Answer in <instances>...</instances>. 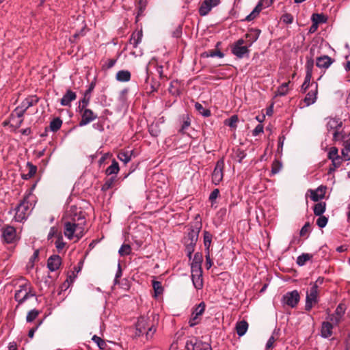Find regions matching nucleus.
Wrapping results in <instances>:
<instances>
[{"instance_id": "obj_1", "label": "nucleus", "mask_w": 350, "mask_h": 350, "mask_svg": "<svg viewBox=\"0 0 350 350\" xmlns=\"http://www.w3.org/2000/svg\"><path fill=\"white\" fill-rule=\"evenodd\" d=\"M64 222V234L69 239H76L79 241L85 233L86 220L80 208L70 206L62 218Z\"/></svg>"}, {"instance_id": "obj_2", "label": "nucleus", "mask_w": 350, "mask_h": 350, "mask_svg": "<svg viewBox=\"0 0 350 350\" xmlns=\"http://www.w3.org/2000/svg\"><path fill=\"white\" fill-rule=\"evenodd\" d=\"M342 126V122L340 118H327L326 128L329 132L333 133V140L338 141L343 137L342 132L340 131Z\"/></svg>"}, {"instance_id": "obj_3", "label": "nucleus", "mask_w": 350, "mask_h": 350, "mask_svg": "<svg viewBox=\"0 0 350 350\" xmlns=\"http://www.w3.org/2000/svg\"><path fill=\"white\" fill-rule=\"evenodd\" d=\"M250 46L245 43L244 39H239L234 42L231 46L232 53L238 58L248 57L250 53Z\"/></svg>"}, {"instance_id": "obj_4", "label": "nucleus", "mask_w": 350, "mask_h": 350, "mask_svg": "<svg viewBox=\"0 0 350 350\" xmlns=\"http://www.w3.org/2000/svg\"><path fill=\"white\" fill-rule=\"evenodd\" d=\"M319 278L310 287V290L306 293V300L305 308L306 310L310 311L312 306L318 302V284L321 283Z\"/></svg>"}, {"instance_id": "obj_5", "label": "nucleus", "mask_w": 350, "mask_h": 350, "mask_svg": "<svg viewBox=\"0 0 350 350\" xmlns=\"http://www.w3.org/2000/svg\"><path fill=\"white\" fill-rule=\"evenodd\" d=\"M14 220L18 222H21L26 219L30 213V204L25 198L21 203L15 208Z\"/></svg>"}, {"instance_id": "obj_6", "label": "nucleus", "mask_w": 350, "mask_h": 350, "mask_svg": "<svg viewBox=\"0 0 350 350\" xmlns=\"http://www.w3.org/2000/svg\"><path fill=\"white\" fill-rule=\"evenodd\" d=\"M34 296V294L31 293V286L28 283L19 286V289L15 293L14 298L18 304L23 303L29 297Z\"/></svg>"}, {"instance_id": "obj_7", "label": "nucleus", "mask_w": 350, "mask_h": 350, "mask_svg": "<svg viewBox=\"0 0 350 350\" xmlns=\"http://www.w3.org/2000/svg\"><path fill=\"white\" fill-rule=\"evenodd\" d=\"M185 348L186 350H212L210 344L199 340L196 338L188 340Z\"/></svg>"}, {"instance_id": "obj_8", "label": "nucleus", "mask_w": 350, "mask_h": 350, "mask_svg": "<svg viewBox=\"0 0 350 350\" xmlns=\"http://www.w3.org/2000/svg\"><path fill=\"white\" fill-rule=\"evenodd\" d=\"M204 310L205 304L204 302L200 303L193 309L191 318L189 321V324L190 327H193L200 323L201 320V316L204 313Z\"/></svg>"}, {"instance_id": "obj_9", "label": "nucleus", "mask_w": 350, "mask_h": 350, "mask_svg": "<svg viewBox=\"0 0 350 350\" xmlns=\"http://www.w3.org/2000/svg\"><path fill=\"white\" fill-rule=\"evenodd\" d=\"M345 310V306L342 304H340L337 306L334 313L329 315L326 319L336 326L343 320Z\"/></svg>"}, {"instance_id": "obj_10", "label": "nucleus", "mask_w": 350, "mask_h": 350, "mask_svg": "<svg viewBox=\"0 0 350 350\" xmlns=\"http://www.w3.org/2000/svg\"><path fill=\"white\" fill-rule=\"evenodd\" d=\"M224 167V162L222 159L219 160L215 165V169L212 174V182L215 185L219 184L223 179V170Z\"/></svg>"}, {"instance_id": "obj_11", "label": "nucleus", "mask_w": 350, "mask_h": 350, "mask_svg": "<svg viewBox=\"0 0 350 350\" xmlns=\"http://www.w3.org/2000/svg\"><path fill=\"white\" fill-rule=\"evenodd\" d=\"M299 298V293L297 291L295 290L284 295L283 296V301L288 306L294 308L298 304Z\"/></svg>"}, {"instance_id": "obj_12", "label": "nucleus", "mask_w": 350, "mask_h": 350, "mask_svg": "<svg viewBox=\"0 0 350 350\" xmlns=\"http://www.w3.org/2000/svg\"><path fill=\"white\" fill-rule=\"evenodd\" d=\"M81 113V120L79 122V126H85L90 122L97 118V115L95 114L91 109H84Z\"/></svg>"}, {"instance_id": "obj_13", "label": "nucleus", "mask_w": 350, "mask_h": 350, "mask_svg": "<svg viewBox=\"0 0 350 350\" xmlns=\"http://www.w3.org/2000/svg\"><path fill=\"white\" fill-rule=\"evenodd\" d=\"M2 236L4 241L8 243L14 242L16 239L15 228L10 226L5 227L3 230Z\"/></svg>"}, {"instance_id": "obj_14", "label": "nucleus", "mask_w": 350, "mask_h": 350, "mask_svg": "<svg viewBox=\"0 0 350 350\" xmlns=\"http://www.w3.org/2000/svg\"><path fill=\"white\" fill-rule=\"evenodd\" d=\"M326 191V187L319 186L317 189H309L308 192L310 193V198L314 202H318L324 198Z\"/></svg>"}, {"instance_id": "obj_15", "label": "nucleus", "mask_w": 350, "mask_h": 350, "mask_svg": "<svg viewBox=\"0 0 350 350\" xmlns=\"http://www.w3.org/2000/svg\"><path fill=\"white\" fill-rule=\"evenodd\" d=\"M148 319L144 317H141L138 319L136 323V332L137 336H140L145 333L148 328Z\"/></svg>"}, {"instance_id": "obj_16", "label": "nucleus", "mask_w": 350, "mask_h": 350, "mask_svg": "<svg viewBox=\"0 0 350 350\" xmlns=\"http://www.w3.org/2000/svg\"><path fill=\"white\" fill-rule=\"evenodd\" d=\"M200 227L191 228L187 236L185 238V243L196 245L198 239Z\"/></svg>"}, {"instance_id": "obj_17", "label": "nucleus", "mask_w": 350, "mask_h": 350, "mask_svg": "<svg viewBox=\"0 0 350 350\" xmlns=\"http://www.w3.org/2000/svg\"><path fill=\"white\" fill-rule=\"evenodd\" d=\"M62 264V258L58 255L51 256L47 261V267L51 271L57 270Z\"/></svg>"}, {"instance_id": "obj_18", "label": "nucleus", "mask_w": 350, "mask_h": 350, "mask_svg": "<svg viewBox=\"0 0 350 350\" xmlns=\"http://www.w3.org/2000/svg\"><path fill=\"white\" fill-rule=\"evenodd\" d=\"M318 85L314 83V89L311 90L306 96L304 103L307 106H309L315 103L317 100V95L318 92Z\"/></svg>"}, {"instance_id": "obj_19", "label": "nucleus", "mask_w": 350, "mask_h": 350, "mask_svg": "<svg viewBox=\"0 0 350 350\" xmlns=\"http://www.w3.org/2000/svg\"><path fill=\"white\" fill-rule=\"evenodd\" d=\"M335 326L329 321L323 322L321 329V336L323 338H328L332 335V329Z\"/></svg>"}, {"instance_id": "obj_20", "label": "nucleus", "mask_w": 350, "mask_h": 350, "mask_svg": "<svg viewBox=\"0 0 350 350\" xmlns=\"http://www.w3.org/2000/svg\"><path fill=\"white\" fill-rule=\"evenodd\" d=\"M334 60L327 55H323L317 59V66L321 68H327L333 63Z\"/></svg>"}, {"instance_id": "obj_21", "label": "nucleus", "mask_w": 350, "mask_h": 350, "mask_svg": "<svg viewBox=\"0 0 350 350\" xmlns=\"http://www.w3.org/2000/svg\"><path fill=\"white\" fill-rule=\"evenodd\" d=\"M39 101L38 97L36 96H31L26 98L20 105L25 110H27L29 107L36 105Z\"/></svg>"}, {"instance_id": "obj_22", "label": "nucleus", "mask_w": 350, "mask_h": 350, "mask_svg": "<svg viewBox=\"0 0 350 350\" xmlns=\"http://www.w3.org/2000/svg\"><path fill=\"white\" fill-rule=\"evenodd\" d=\"M76 94L74 92L68 90L61 99V105L62 106H68L70 105L71 101L76 99Z\"/></svg>"}, {"instance_id": "obj_23", "label": "nucleus", "mask_w": 350, "mask_h": 350, "mask_svg": "<svg viewBox=\"0 0 350 350\" xmlns=\"http://www.w3.org/2000/svg\"><path fill=\"white\" fill-rule=\"evenodd\" d=\"M191 279L193 284L196 289L200 290L203 288L202 273L191 274Z\"/></svg>"}, {"instance_id": "obj_24", "label": "nucleus", "mask_w": 350, "mask_h": 350, "mask_svg": "<svg viewBox=\"0 0 350 350\" xmlns=\"http://www.w3.org/2000/svg\"><path fill=\"white\" fill-rule=\"evenodd\" d=\"M248 329V323L245 321H241L236 325V331L239 336H243Z\"/></svg>"}, {"instance_id": "obj_25", "label": "nucleus", "mask_w": 350, "mask_h": 350, "mask_svg": "<svg viewBox=\"0 0 350 350\" xmlns=\"http://www.w3.org/2000/svg\"><path fill=\"white\" fill-rule=\"evenodd\" d=\"M27 168L28 170V172L27 174H23L22 175V178L24 180H27L33 177L36 172H37V167L36 166L33 165L31 163L28 162L27 163Z\"/></svg>"}, {"instance_id": "obj_26", "label": "nucleus", "mask_w": 350, "mask_h": 350, "mask_svg": "<svg viewBox=\"0 0 350 350\" xmlns=\"http://www.w3.org/2000/svg\"><path fill=\"white\" fill-rule=\"evenodd\" d=\"M120 171V167L118 163L113 159L112 161V163L111 165H109L105 170V174L107 176L113 175V174H117Z\"/></svg>"}, {"instance_id": "obj_27", "label": "nucleus", "mask_w": 350, "mask_h": 350, "mask_svg": "<svg viewBox=\"0 0 350 350\" xmlns=\"http://www.w3.org/2000/svg\"><path fill=\"white\" fill-rule=\"evenodd\" d=\"M259 36V33L256 31H250L245 35V43L250 47L252 44L256 41Z\"/></svg>"}, {"instance_id": "obj_28", "label": "nucleus", "mask_w": 350, "mask_h": 350, "mask_svg": "<svg viewBox=\"0 0 350 350\" xmlns=\"http://www.w3.org/2000/svg\"><path fill=\"white\" fill-rule=\"evenodd\" d=\"M142 38V32L141 31L133 32L130 39V44L136 48L138 44L141 42Z\"/></svg>"}, {"instance_id": "obj_29", "label": "nucleus", "mask_w": 350, "mask_h": 350, "mask_svg": "<svg viewBox=\"0 0 350 350\" xmlns=\"http://www.w3.org/2000/svg\"><path fill=\"white\" fill-rule=\"evenodd\" d=\"M116 79L122 82H127L131 79V72L128 70H120L116 74Z\"/></svg>"}, {"instance_id": "obj_30", "label": "nucleus", "mask_w": 350, "mask_h": 350, "mask_svg": "<svg viewBox=\"0 0 350 350\" xmlns=\"http://www.w3.org/2000/svg\"><path fill=\"white\" fill-rule=\"evenodd\" d=\"M131 151H121L118 154V158L125 164L129 163L131 159Z\"/></svg>"}, {"instance_id": "obj_31", "label": "nucleus", "mask_w": 350, "mask_h": 350, "mask_svg": "<svg viewBox=\"0 0 350 350\" xmlns=\"http://www.w3.org/2000/svg\"><path fill=\"white\" fill-rule=\"evenodd\" d=\"M326 204L325 202L317 203L314 206V213L317 216H321L325 211Z\"/></svg>"}, {"instance_id": "obj_32", "label": "nucleus", "mask_w": 350, "mask_h": 350, "mask_svg": "<svg viewBox=\"0 0 350 350\" xmlns=\"http://www.w3.org/2000/svg\"><path fill=\"white\" fill-rule=\"evenodd\" d=\"M261 10L262 3L259 2L258 5L255 7V8L253 10V11L248 16H247L245 20L247 21H250L254 19L258 15Z\"/></svg>"}, {"instance_id": "obj_33", "label": "nucleus", "mask_w": 350, "mask_h": 350, "mask_svg": "<svg viewBox=\"0 0 350 350\" xmlns=\"http://www.w3.org/2000/svg\"><path fill=\"white\" fill-rule=\"evenodd\" d=\"M213 7L210 5L205 0L201 4L199 8V13L201 16H206Z\"/></svg>"}, {"instance_id": "obj_34", "label": "nucleus", "mask_w": 350, "mask_h": 350, "mask_svg": "<svg viewBox=\"0 0 350 350\" xmlns=\"http://www.w3.org/2000/svg\"><path fill=\"white\" fill-rule=\"evenodd\" d=\"M212 241V234L208 231L204 232V245L205 247L206 252H208L210 250L211 244Z\"/></svg>"}, {"instance_id": "obj_35", "label": "nucleus", "mask_w": 350, "mask_h": 350, "mask_svg": "<svg viewBox=\"0 0 350 350\" xmlns=\"http://www.w3.org/2000/svg\"><path fill=\"white\" fill-rule=\"evenodd\" d=\"M342 154L346 161L350 160V139L345 142Z\"/></svg>"}, {"instance_id": "obj_36", "label": "nucleus", "mask_w": 350, "mask_h": 350, "mask_svg": "<svg viewBox=\"0 0 350 350\" xmlns=\"http://www.w3.org/2000/svg\"><path fill=\"white\" fill-rule=\"evenodd\" d=\"M62 124V120L59 118L53 119L50 123V129L52 131H58Z\"/></svg>"}, {"instance_id": "obj_37", "label": "nucleus", "mask_w": 350, "mask_h": 350, "mask_svg": "<svg viewBox=\"0 0 350 350\" xmlns=\"http://www.w3.org/2000/svg\"><path fill=\"white\" fill-rule=\"evenodd\" d=\"M195 109L204 117H208L211 116L210 110L204 108L203 106L199 103H196L195 104Z\"/></svg>"}, {"instance_id": "obj_38", "label": "nucleus", "mask_w": 350, "mask_h": 350, "mask_svg": "<svg viewBox=\"0 0 350 350\" xmlns=\"http://www.w3.org/2000/svg\"><path fill=\"white\" fill-rule=\"evenodd\" d=\"M25 111L26 110L23 109V108H22L20 105L18 106L12 113V120H14L16 117L19 119H23L22 117L23 116Z\"/></svg>"}, {"instance_id": "obj_39", "label": "nucleus", "mask_w": 350, "mask_h": 350, "mask_svg": "<svg viewBox=\"0 0 350 350\" xmlns=\"http://www.w3.org/2000/svg\"><path fill=\"white\" fill-rule=\"evenodd\" d=\"M239 118L237 115L232 116L230 118L226 119L224 121L225 125H227L231 128L235 129L237 127V123L238 122Z\"/></svg>"}, {"instance_id": "obj_40", "label": "nucleus", "mask_w": 350, "mask_h": 350, "mask_svg": "<svg viewBox=\"0 0 350 350\" xmlns=\"http://www.w3.org/2000/svg\"><path fill=\"white\" fill-rule=\"evenodd\" d=\"M312 255L309 254H302L297 258V263L299 266H303L305 263L312 258Z\"/></svg>"}, {"instance_id": "obj_41", "label": "nucleus", "mask_w": 350, "mask_h": 350, "mask_svg": "<svg viewBox=\"0 0 350 350\" xmlns=\"http://www.w3.org/2000/svg\"><path fill=\"white\" fill-rule=\"evenodd\" d=\"M55 245L58 251L64 249L66 245V243L63 240V237L61 233H59L57 236V240L55 242Z\"/></svg>"}, {"instance_id": "obj_42", "label": "nucleus", "mask_w": 350, "mask_h": 350, "mask_svg": "<svg viewBox=\"0 0 350 350\" xmlns=\"http://www.w3.org/2000/svg\"><path fill=\"white\" fill-rule=\"evenodd\" d=\"M152 287L154 291V296H157L161 295L163 293V288L162 287L161 283L159 281H152Z\"/></svg>"}, {"instance_id": "obj_43", "label": "nucleus", "mask_w": 350, "mask_h": 350, "mask_svg": "<svg viewBox=\"0 0 350 350\" xmlns=\"http://www.w3.org/2000/svg\"><path fill=\"white\" fill-rule=\"evenodd\" d=\"M131 252V247L129 244H123L118 251L119 254L122 256L129 255Z\"/></svg>"}, {"instance_id": "obj_44", "label": "nucleus", "mask_w": 350, "mask_h": 350, "mask_svg": "<svg viewBox=\"0 0 350 350\" xmlns=\"http://www.w3.org/2000/svg\"><path fill=\"white\" fill-rule=\"evenodd\" d=\"M312 23L316 24L323 23L326 21V18L323 14H313L312 16Z\"/></svg>"}, {"instance_id": "obj_45", "label": "nucleus", "mask_w": 350, "mask_h": 350, "mask_svg": "<svg viewBox=\"0 0 350 350\" xmlns=\"http://www.w3.org/2000/svg\"><path fill=\"white\" fill-rule=\"evenodd\" d=\"M290 81L282 83L278 89V94L280 96H284L288 92V85Z\"/></svg>"}, {"instance_id": "obj_46", "label": "nucleus", "mask_w": 350, "mask_h": 350, "mask_svg": "<svg viewBox=\"0 0 350 350\" xmlns=\"http://www.w3.org/2000/svg\"><path fill=\"white\" fill-rule=\"evenodd\" d=\"M92 340L96 343V345L98 346V347L100 349H105L107 347V344L101 338L94 335L92 337Z\"/></svg>"}, {"instance_id": "obj_47", "label": "nucleus", "mask_w": 350, "mask_h": 350, "mask_svg": "<svg viewBox=\"0 0 350 350\" xmlns=\"http://www.w3.org/2000/svg\"><path fill=\"white\" fill-rule=\"evenodd\" d=\"M115 181L116 177H111L109 179H107L102 186V190L107 191L111 188Z\"/></svg>"}, {"instance_id": "obj_48", "label": "nucleus", "mask_w": 350, "mask_h": 350, "mask_svg": "<svg viewBox=\"0 0 350 350\" xmlns=\"http://www.w3.org/2000/svg\"><path fill=\"white\" fill-rule=\"evenodd\" d=\"M39 314V311L37 310H30L27 315V317H26V320L27 322H31L33 321L34 319H36V317L38 316Z\"/></svg>"}, {"instance_id": "obj_49", "label": "nucleus", "mask_w": 350, "mask_h": 350, "mask_svg": "<svg viewBox=\"0 0 350 350\" xmlns=\"http://www.w3.org/2000/svg\"><path fill=\"white\" fill-rule=\"evenodd\" d=\"M206 56L211 57H218L219 58H222L224 57V54L219 50L215 49L206 52Z\"/></svg>"}, {"instance_id": "obj_50", "label": "nucleus", "mask_w": 350, "mask_h": 350, "mask_svg": "<svg viewBox=\"0 0 350 350\" xmlns=\"http://www.w3.org/2000/svg\"><path fill=\"white\" fill-rule=\"evenodd\" d=\"M191 274L202 273V264L197 262H191Z\"/></svg>"}, {"instance_id": "obj_51", "label": "nucleus", "mask_w": 350, "mask_h": 350, "mask_svg": "<svg viewBox=\"0 0 350 350\" xmlns=\"http://www.w3.org/2000/svg\"><path fill=\"white\" fill-rule=\"evenodd\" d=\"M185 250L187 252V256L189 257V259H191V256H192V254L194 252L196 245L189 244L187 243H185Z\"/></svg>"}, {"instance_id": "obj_52", "label": "nucleus", "mask_w": 350, "mask_h": 350, "mask_svg": "<svg viewBox=\"0 0 350 350\" xmlns=\"http://www.w3.org/2000/svg\"><path fill=\"white\" fill-rule=\"evenodd\" d=\"M327 218L325 216L321 215L317 220V224L320 228H324L327 224Z\"/></svg>"}, {"instance_id": "obj_53", "label": "nucleus", "mask_w": 350, "mask_h": 350, "mask_svg": "<svg viewBox=\"0 0 350 350\" xmlns=\"http://www.w3.org/2000/svg\"><path fill=\"white\" fill-rule=\"evenodd\" d=\"M282 168V163L279 161H274L272 164L271 172L272 174L278 173Z\"/></svg>"}, {"instance_id": "obj_54", "label": "nucleus", "mask_w": 350, "mask_h": 350, "mask_svg": "<svg viewBox=\"0 0 350 350\" xmlns=\"http://www.w3.org/2000/svg\"><path fill=\"white\" fill-rule=\"evenodd\" d=\"M156 332V327L154 325L148 327V329L145 332L147 340L151 339Z\"/></svg>"}, {"instance_id": "obj_55", "label": "nucleus", "mask_w": 350, "mask_h": 350, "mask_svg": "<svg viewBox=\"0 0 350 350\" xmlns=\"http://www.w3.org/2000/svg\"><path fill=\"white\" fill-rule=\"evenodd\" d=\"M328 158L329 159L340 158L338 154V149L336 147H332L328 152Z\"/></svg>"}, {"instance_id": "obj_56", "label": "nucleus", "mask_w": 350, "mask_h": 350, "mask_svg": "<svg viewBox=\"0 0 350 350\" xmlns=\"http://www.w3.org/2000/svg\"><path fill=\"white\" fill-rule=\"evenodd\" d=\"M281 19L286 24H291L293 21V16L291 14L286 13L282 15Z\"/></svg>"}, {"instance_id": "obj_57", "label": "nucleus", "mask_w": 350, "mask_h": 350, "mask_svg": "<svg viewBox=\"0 0 350 350\" xmlns=\"http://www.w3.org/2000/svg\"><path fill=\"white\" fill-rule=\"evenodd\" d=\"M89 103V98H86V96L79 102V109L80 112H82L84 109H86Z\"/></svg>"}, {"instance_id": "obj_58", "label": "nucleus", "mask_w": 350, "mask_h": 350, "mask_svg": "<svg viewBox=\"0 0 350 350\" xmlns=\"http://www.w3.org/2000/svg\"><path fill=\"white\" fill-rule=\"evenodd\" d=\"M314 66V60L312 57L308 58L306 63V72L312 73V68Z\"/></svg>"}, {"instance_id": "obj_59", "label": "nucleus", "mask_w": 350, "mask_h": 350, "mask_svg": "<svg viewBox=\"0 0 350 350\" xmlns=\"http://www.w3.org/2000/svg\"><path fill=\"white\" fill-rule=\"evenodd\" d=\"M149 132L151 135L157 137L159 133V130L158 129L157 124H151L149 127Z\"/></svg>"}, {"instance_id": "obj_60", "label": "nucleus", "mask_w": 350, "mask_h": 350, "mask_svg": "<svg viewBox=\"0 0 350 350\" xmlns=\"http://www.w3.org/2000/svg\"><path fill=\"white\" fill-rule=\"evenodd\" d=\"M331 160L332 161L333 167H330V170H329L330 171L334 170L336 168H338L340 166V165H341L340 157L336 158V159H333Z\"/></svg>"}, {"instance_id": "obj_61", "label": "nucleus", "mask_w": 350, "mask_h": 350, "mask_svg": "<svg viewBox=\"0 0 350 350\" xmlns=\"http://www.w3.org/2000/svg\"><path fill=\"white\" fill-rule=\"evenodd\" d=\"M206 256H205L206 257L205 266L207 269H209L213 265V262L210 257V251L206 252Z\"/></svg>"}, {"instance_id": "obj_62", "label": "nucleus", "mask_w": 350, "mask_h": 350, "mask_svg": "<svg viewBox=\"0 0 350 350\" xmlns=\"http://www.w3.org/2000/svg\"><path fill=\"white\" fill-rule=\"evenodd\" d=\"M202 260H203L202 254L200 252H196L194 254V257H193L192 262H197L199 264H202Z\"/></svg>"}, {"instance_id": "obj_63", "label": "nucleus", "mask_w": 350, "mask_h": 350, "mask_svg": "<svg viewBox=\"0 0 350 350\" xmlns=\"http://www.w3.org/2000/svg\"><path fill=\"white\" fill-rule=\"evenodd\" d=\"M219 191L218 189H215L210 194L209 196V200L211 201H213L215 200V199L217 198V197L219 196Z\"/></svg>"}, {"instance_id": "obj_64", "label": "nucleus", "mask_w": 350, "mask_h": 350, "mask_svg": "<svg viewBox=\"0 0 350 350\" xmlns=\"http://www.w3.org/2000/svg\"><path fill=\"white\" fill-rule=\"evenodd\" d=\"M263 132V126L261 124H258L253 131V135L257 136Z\"/></svg>"}]
</instances>
